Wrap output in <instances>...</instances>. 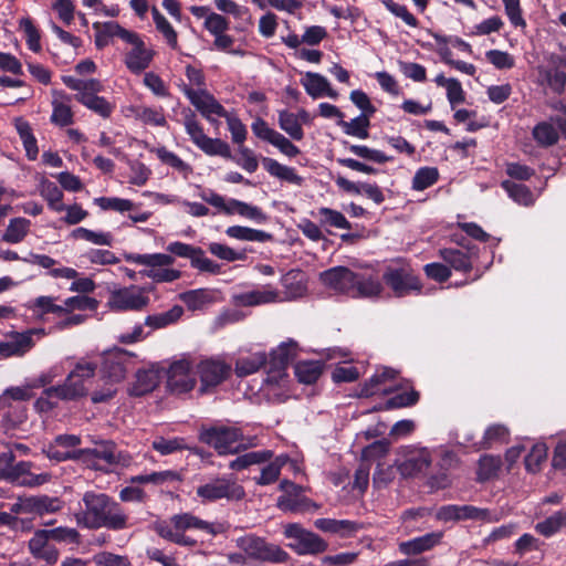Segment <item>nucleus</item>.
<instances>
[{
  "label": "nucleus",
  "instance_id": "f257e3e1",
  "mask_svg": "<svg viewBox=\"0 0 566 566\" xmlns=\"http://www.w3.org/2000/svg\"><path fill=\"white\" fill-rule=\"evenodd\" d=\"M84 510L76 514L78 525L90 528L122 531L129 527L128 515L106 493L87 491L82 497Z\"/></svg>",
  "mask_w": 566,
  "mask_h": 566
},
{
  "label": "nucleus",
  "instance_id": "f03ea898",
  "mask_svg": "<svg viewBox=\"0 0 566 566\" xmlns=\"http://www.w3.org/2000/svg\"><path fill=\"white\" fill-rule=\"evenodd\" d=\"M133 356L120 348H114L103 355L101 371L106 382L105 387L92 392L91 399L94 403L106 402L116 395L115 385L125 379Z\"/></svg>",
  "mask_w": 566,
  "mask_h": 566
},
{
  "label": "nucleus",
  "instance_id": "7ed1b4c3",
  "mask_svg": "<svg viewBox=\"0 0 566 566\" xmlns=\"http://www.w3.org/2000/svg\"><path fill=\"white\" fill-rule=\"evenodd\" d=\"M126 261L145 266L139 273L156 283L174 282L181 276L179 270L170 268L175 263V258L167 253H133L126 255Z\"/></svg>",
  "mask_w": 566,
  "mask_h": 566
},
{
  "label": "nucleus",
  "instance_id": "20e7f679",
  "mask_svg": "<svg viewBox=\"0 0 566 566\" xmlns=\"http://www.w3.org/2000/svg\"><path fill=\"white\" fill-rule=\"evenodd\" d=\"M98 364L88 357L80 358L60 385V394L66 401L77 400L87 396V384L95 377Z\"/></svg>",
  "mask_w": 566,
  "mask_h": 566
},
{
  "label": "nucleus",
  "instance_id": "39448f33",
  "mask_svg": "<svg viewBox=\"0 0 566 566\" xmlns=\"http://www.w3.org/2000/svg\"><path fill=\"white\" fill-rule=\"evenodd\" d=\"M234 543L251 560L279 564L286 563L290 558V555L282 547L254 534L240 536L234 539Z\"/></svg>",
  "mask_w": 566,
  "mask_h": 566
},
{
  "label": "nucleus",
  "instance_id": "423d86ee",
  "mask_svg": "<svg viewBox=\"0 0 566 566\" xmlns=\"http://www.w3.org/2000/svg\"><path fill=\"white\" fill-rule=\"evenodd\" d=\"M182 114L185 129L191 142L200 150L209 156L231 158V150L229 145L219 138L208 137L203 132L202 125L198 122L196 114L190 108L185 109Z\"/></svg>",
  "mask_w": 566,
  "mask_h": 566
},
{
  "label": "nucleus",
  "instance_id": "0eeeda50",
  "mask_svg": "<svg viewBox=\"0 0 566 566\" xmlns=\"http://www.w3.org/2000/svg\"><path fill=\"white\" fill-rule=\"evenodd\" d=\"M199 197L207 203L217 208L218 211L228 216L239 214L242 218L252 220L256 223H264L268 219L261 208L252 206L238 199H226L213 190H203Z\"/></svg>",
  "mask_w": 566,
  "mask_h": 566
},
{
  "label": "nucleus",
  "instance_id": "6e6552de",
  "mask_svg": "<svg viewBox=\"0 0 566 566\" xmlns=\"http://www.w3.org/2000/svg\"><path fill=\"white\" fill-rule=\"evenodd\" d=\"M80 452L81 458L98 470L106 471L109 467L127 468L133 462V457L128 452L118 450L112 441L102 442L94 449H81Z\"/></svg>",
  "mask_w": 566,
  "mask_h": 566
},
{
  "label": "nucleus",
  "instance_id": "1a4fd4ad",
  "mask_svg": "<svg viewBox=\"0 0 566 566\" xmlns=\"http://www.w3.org/2000/svg\"><path fill=\"white\" fill-rule=\"evenodd\" d=\"M202 442L213 447L219 454L237 453L247 448L243 443V434L235 427H212L201 432Z\"/></svg>",
  "mask_w": 566,
  "mask_h": 566
},
{
  "label": "nucleus",
  "instance_id": "9d476101",
  "mask_svg": "<svg viewBox=\"0 0 566 566\" xmlns=\"http://www.w3.org/2000/svg\"><path fill=\"white\" fill-rule=\"evenodd\" d=\"M283 533L286 538L292 539L289 547L297 555H316L324 553L328 547L319 535L305 530L297 523L286 524Z\"/></svg>",
  "mask_w": 566,
  "mask_h": 566
},
{
  "label": "nucleus",
  "instance_id": "9b49d317",
  "mask_svg": "<svg viewBox=\"0 0 566 566\" xmlns=\"http://www.w3.org/2000/svg\"><path fill=\"white\" fill-rule=\"evenodd\" d=\"M149 289L129 285L111 292L107 306L112 311H142L149 304Z\"/></svg>",
  "mask_w": 566,
  "mask_h": 566
},
{
  "label": "nucleus",
  "instance_id": "f8f14e48",
  "mask_svg": "<svg viewBox=\"0 0 566 566\" xmlns=\"http://www.w3.org/2000/svg\"><path fill=\"white\" fill-rule=\"evenodd\" d=\"M279 489L282 491V495L277 497L276 506L284 512L303 513L311 510H318L319 505L306 497L303 492L304 489L301 485L290 481L282 480Z\"/></svg>",
  "mask_w": 566,
  "mask_h": 566
},
{
  "label": "nucleus",
  "instance_id": "ddd939ff",
  "mask_svg": "<svg viewBox=\"0 0 566 566\" xmlns=\"http://www.w3.org/2000/svg\"><path fill=\"white\" fill-rule=\"evenodd\" d=\"M196 371L200 379L198 391L205 395L229 377L231 366L220 358L211 357L200 360L196 365Z\"/></svg>",
  "mask_w": 566,
  "mask_h": 566
},
{
  "label": "nucleus",
  "instance_id": "4468645a",
  "mask_svg": "<svg viewBox=\"0 0 566 566\" xmlns=\"http://www.w3.org/2000/svg\"><path fill=\"white\" fill-rule=\"evenodd\" d=\"M398 454L400 459L396 460V467L403 478H416L431 464V455L426 448L401 447Z\"/></svg>",
  "mask_w": 566,
  "mask_h": 566
},
{
  "label": "nucleus",
  "instance_id": "2eb2a0df",
  "mask_svg": "<svg viewBox=\"0 0 566 566\" xmlns=\"http://www.w3.org/2000/svg\"><path fill=\"white\" fill-rule=\"evenodd\" d=\"M382 280L397 297L421 290L419 277L407 265L388 266L382 274Z\"/></svg>",
  "mask_w": 566,
  "mask_h": 566
},
{
  "label": "nucleus",
  "instance_id": "dca6fc26",
  "mask_svg": "<svg viewBox=\"0 0 566 566\" xmlns=\"http://www.w3.org/2000/svg\"><path fill=\"white\" fill-rule=\"evenodd\" d=\"M296 352L297 344L293 339L283 342L271 352L268 363L269 369L264 379L266 385H276L286 376L285 369L296 356Z\"/></svg>",
  "mask_w": 566,
  "mask_h": 566
},
{
  "label": "nucleus",
  "instance_id": "f3484780",
  "mask_svg": "<svg viewBox=\"0 0 566 566\" xmlns=\"http://www.w3.org/2000/svg\"><path fill=\"white\" fill-rule=\"evenodd\" d=\"M197 379L192 364L187 358L171 363L167 371V388L174 395L187 394L195 389Z\"/></svg>",
  "mask_w": 566,
  "mask_h": 566
},
{
  "label": "nucleus",
  "instance_id": "a211bd4d",
  "mask_svg": "<svg viewBox=\"0 0 566 566\" xmlns=\"http://www.w3.org/2000/svg\"><path fill=\"white\" fill-rule=\"evenodd\" d=\"M197 495L207 502H214L220 499L240 500L244 496L242 486L226 478H217L197 488Z\"/></svg>",
  "mask_w": 566,
  "mask_h": 566
},
{
  "label": "nucleus",
  "instance_id": "6ab92c4d",
  "mask_svg": "<svg viewBox=\"0 0 566 566\" xmlns=\"http://www.w3.org/2000/svg\"><path fill=\"white\" fill-rule=\"evenodd\" d=\"M253 134L276 147L283 155L294 158L301 150L287 137L280 132L271 128L265 120L258 118L251 126Z\"/></svg>",
  "mask_w": 566,
  "mask_h": 566
},
{
  "label": "nucleus",
  "instance_id": "aec40b11",
  "mask_svg": "<svg viewBox=\"0 0 566 566\" xmlns=\"http://www.w3.org/2000/svg\"><path fill=\"white\" fill-rule=\"evenodd\" d=\"M184 94L189 98L190 103L201 113L207 119H211V115L219 117H227V109L205 88L193 90L185 85L182 87Z\"/></svg>",
  "mask_w": 566,
  "mask_h": 566
},
{
  "label": "nucleus",
  "instance_id": "412c9836",
  "mask_svg": "<svg viewBox=\"0 0 566 566\" xmlns=\"http://www.w3.org/2000/svg\"><path fill=\"white\" fill-rule=\"evenodd\" d=\"M355 272L346 266H334L319 274V280L329 290L350 295Z\"/></svg>",
  "mask_w": 566,
  "mask_h": 566
},
{
  "label": "nucleus",
  "instance_id": "4be33fe9",
  "mask_svg": "<svg viewBox=\"0 0 566 566\" xmlns=\"http://www.w3.org/2000/svg\"><path fill=\"white\" fill-rule=\"evenodd\" d=\"M72 97L63 91L52 90V114L50 120L59 127H66L74 123V113L71 107Z\"/></svg>",
  "mask_w": 566,
  "mask_h": 566
},
{
  "label": "nucleus",
  "instance_id": "5701e85b",
  "mask_svg": "<svg viewBox=\"0 0 566 566\" xmlns=\"http://www.w3.org/2000/svg\"><path fill=\"white\" fill-rule=\"evenodd\" d=\"M232 301L239 306H258L269 303L282 302L283 297L271 285H264L261 290H253L232 295Z\"/></svg>",
  "mask_w": 566,
  "mask_h": 566
},
{
  "label": "nucleus",
  "instance_id": "b1692460",
  "mask_svg": "<svg viewBox=\"0 0 566 566\" xmlns=\"http://www.w3.org/2000/svg\"><path fill=\"white\" fill-rule=\"evenodd\" d=\"M103 90L104 86L102 82L97 80V85H94L92 91H87L82 95H75V99L101 117L108 118L112 115L115 105L108 102L105 97L98 96Z\"/></svg>",
  "mask_w": 566,
  "mask_h": 566
},
{
  "label": "nucleus",
  "instance_id": "393cba45",
  "mask_svg": "<svg viewBox=\"0 0 566 566\" xmlns=\"http://www.w3.org/2000/svg\"><path fill=\"white\" fill-rule=\"evenodd\" d=\"M170 522L177 532L184 533L188 530H199L212 536L221 534L224 528L220 523H209L190 513L176 514L170 517Z\"/></svg>",
  "mask_w": 566,
  "mask_h": 566
},
{
  "label": "nucleus",
  "instance_id": "a878e982",
  "mask_svg": "<svg viewBox=\"0 0 566 566\" xmlns=\"http://www.w3.org/2000/svg\"><path fill=\"white\" fill-rule=\"evenodd\" d=\"M353 285L350 292L353 297H374L378 296L382 291L378 275L370 271L355 272Z\"/></svg>",
  "mask_w": 566,
  "mask_h": 566
},
{
  "label": "nucleus",
  "instance_id": "bb28decb",
  "mask_svg": "<svg viewBox=\"0 0 566 566\" xmlns=\"http://www.w3.org/2000/svg\"><path fill=\"white\" fill-rule=\"evenodd\" d=\"M443 538V532L436 531L422 536L401 542L398 545L399 552L403 555H419L438 546Z\"/></svg>",
  "mask_w": 566,
  "mask_h": 566
},
{
  "label": "nucleus",
  "instance_id": "cd10ccee",
  "mask_svg": "<svg viewBox=\"0 0 566 566\" xmlns=\"http://www.w3.org/2000/svg\"><path fill=\"white\" fill-rule=\"evenodd\" d=\"M301 83L306 93L313 98L327 96L336 99L338 97V93L332 88L328 80L319 73L307 72Z\"/></svg>",
  "mask_w": 566,
  "mask_h": 566
},
{
  "label": "nucleus",
  "instance_id": "c85d7f7f",
  "mask_svg": "<svg viewBox=\"0 0 566 566\" xmlns=\"http://www.w3.org/2000/svg\"><path fill=\"white\" fill-rule=\"evenodd\" d=\"M314 526L324 533L340 537H349L360 528V525L354 521L335 518H317Z\"/></svg>",
  "mask_w": 566,
  "mask_h": 566
},
{
  "label": "nucleus",
  "instance_id": "c756f323",
  "mask_svg": "<svg viewBox=\"0 0 566 566\" xmlns=\"http://www.w3.org/2000/svg\"><path fill=\"white\" fill-rule=\"evenodd\" d=\"M262 166L272 177H275L281 181H286L295 186L303 185V177H301L293 167L285 166L276 159L263 157Z\"/></svg>",
  "mask_w": 566,
  "mask_h": 566
},
{
  "label": "nucleus",
  "instance_id": "7c9ffc66",
  "mask_svg": "<svg viewBox=\"0 0 566 566\" xmlns=\"http://www.w3.org/2000/svg\"><path fill=\"white\" fill-rule=\"evenodd\" d=\"M153 60V52L143 42L133 46L125 55V65L133 73H140L146 70Z\"/></svg>",
  "mask_w": 566,
  "mask_h": 566
},
{
  "label": "nucleus",
  "instance_id": "2f4dec72",
  "mask_svg": "<svg viewBox=\"0 0 566 566\" xmlns=\"http://www.w3.org/2000/svg\"><path fill=\"white\" fill-rule=\"evenodd\" d=\"M266 364L268 355L264 352L251 353L247 356H241L235 360L234 374L237 377L243 378L256 373Z\"/></svg>",
  "mask_w": 566,
  "mask_h": 566
},
{
  "label": "nucleus",
  "instance_id": "473e14b6",
  "mask_svg": "<svg viewBox=\"0 0 566 566\" xmlns=\"http://www.w3.org/2000/svg\"><path fill=\"white\" fill-rule=\"evenodd\" d=\"M33 346L31 333L14 334L9 340L0 343V354L4 357L24 355Z\"/></svg>",
  "mask_w": 566,
  "mask_h": 566
},
{
  "label": "nucleus",
  "instance_id": "72a5a7b5",
  "mask_svg": "<svg viewBox=\"0 0 566 566\" xmlns=\"http://www.w3.org/2000/svg\"><path fill=\"white\" fill-rule=\"evenodd\" d=\"M287 454H280L261 469L259 476L253 480L258 485H270L279 480L282 468L289 462Z\"/></svg>",
  "mask_w": 566,
  "mask_h": 566
},
{
  "label": "nucleus",
  "instance_id": "f704fd0d",
  "mask_svg": "<svg viewBox=\"0 0 566 566\" xmlns=\"http://www.w3.org/2000/svg\"><path fill=\"white\" fill-rule=\"evenodd\" d=\"M31 500V514L43 516L45 514H53L63 509L64 502L57 496L30 495Z\"/></svg>",
  "mask_w": 566,
  "mask_h": 566
},
{
  "label": "nucleus",
  "instance_id": "c9c22d12",
  "mask_svg": "<svg viewBox=\"0 0 566 566\" xmlns=\"http://www.w3.org/2000/svg\"><path fill=\"white\" fill-rule=\"evenodd\" d=\"M532 136L536 144L541 147L547 148L558 142V129L555 126V120L539 122L532 130Z\"/></svg>",
  "mask_w": 566,
  "mask_h": 566
},
{
  "label": "nucleus",
  "instance_id": "e433bc0d",
  "mask_svg": "<svg viewBox=\"0 0 566 566\" xmlns=\"http://www.w3.org/2000/svg\"><path fill=\"white\" fill-rule=\"evenodd\" d=\"M8 406L0 408V411H2V427L6 430L15 429L20 424H22L27 418V408L13 401L8 400Z\"/></svg>",
  "mask_w": 566,
  "mask_h": 566
},
{
  "label": "nucleus",
  "instance_id": "4c0bfd02",
  "mask_svg": "<svg viewBox=\"0 0 566 566\" xmlns=\"http://www.w3.org/2000/svg\"><path fill=\"white\" fill-rule=\"evenodd\" d=\"M294 373L300 382L311 385L316 382L323 373V364L319 360L298 361L294 367Z\"/></svg>",
  "mask_w": 566,
  "mask_h": 566
},
{
  "label": "nucleus",
  "instance_id": "58836bf2",
  "mask_svg": "<svg viewBox=\"0 0 566 566\" xmlns=\"http://www.w3.org/2000/svg\"><path fill=\"white\" fill-rule=\"evenodd\" d=\"M501 186L507 192L509 197L518 205L528 207L533 206L536 200L531 189L523 184L504 180Z\"/></svg>",
  "mask_w": 566,
  "mask_h": 566
},
{
  "label": "nucleus",
  "instance_id": "ea45409f",
  "mask_svg": "<svg viewBox=\"0 0 566 566\" xmlns=\"http://www.w3.org/2000/svg\"><path fill=\"white\" fill-rule=\"evenodd\" d=\"M279 127L285 132L291 139L302 140L304 138L303 127L300 125V120L295 113L283 109L277 114Z\"/></svg>",
  "mask_w": 566,
  "mask_h": 566
},
{
  "label": "nucleus",
  "instance_id": "a19ab883",
  "mask_svg": "<svg viewBox=\"0 0 566 566\" xmlns=\"http://www.w3.org/2000/svg\"><path fill=\"white\" fill-rule=\"evenodd\" d=\"M157 384L158 376L156 371L150 369L138 370L136 373V380L129 389V394L137 397L144 396L155 389Z\"/></svg>",
  "mask_w": 566,
  "mask_h": 566
},
{
  "label": "nucleus",
  "instance_id": "79ce46f5",
  "mask_svg": "<svg viewBox=\"0 0 566 566\" xmlns=\"http://www.w3.org/2000/svg\"><path fill=\"white\" fill-rule=\"evenodd\" d=\"M226 233L228 237L241 241L266 242L272 239V234L263 230H256L242 226H231L227 228Z\"/></svg>",
  "mask_w": 566,
  "mask_h": 566
},
{
  "label": "nucleus",
  "instance_id": "37998d69",
  "mask_svg": "<svg viewBox=\"0 0 566 566\" xmlns=\"http://www.w3.org/2000/svg\"><path fill=\"white\" fill-rule=\"evenodd\" d=\"M440 256L455 271L469 272L472 270L471 256L458 249H442Z\"/></svg>",
  "mask_w": 566,
  "mask_h": 566
},
{
  "label": "nucleus",
  "instance_id": "c03bdc74",
  "mask_svg": "<svg viewBox=\"0 0 566 566\" xmlns=\"http://www.w3.org/2000/svg\"><path fill=\"white\" fill-rule=\"evenodd\" d=\"M184 314V308L180 305H174L167 312L148 315L145 318V325L153 329L164 328L170 324L176 323Z\"/></svg>",
  "mask_w": 566,
  "mask_h": 566
},
{
  "label": "nucleus",
  "instance_id": "a18cd8bd",
  "mask_svg": "<svg viewBox=\"0 0 566 566\" xmlns=\"http://www.w3.org/2000/svg\"><path fill=\"white\" fill-rule=\"evenodd\" d=\"M40 195L46 200L50 209L56 212L64 211L63 192L54 182L43 179L40 184Z\"/></svg>",
  "mask_w": 566,
  "mask_h": 566
},
{
  "label": "nucleus",
  "instance_id": "49530a36",
  "mask_svg": "<svg viewBox=\"0 0 566 566\" xmlns=\"http://www.w3.org/2000/svg\"><path fill=\"white\" fill-rule=\"evenodd\" d=\"M316 216L318 217L319 223L322 226L346 230L352 229L350 222L342 212L337 210L327 207H321L317 209Z\"/></svg>",
  "mask_w": 566,
  "mask_h": 566
},
{
  "label": "nucleus",
  "instance_id": "de8ad7c7",
  "mask_svg": "<svg viewBox=\"0 0 566 566\" xmlns=\"http://www.w3.org/2000/svg\"><path fill=\"white\" fill-rule=\"evenodd\" d=\"M29 226L30 221L24 218L11 219L2 234V240L11 244L21 242L29 232Z\"/></svg>",
  "mask_w": 566,
  "mask_h": 566
},
{
  "label": "nucleus",
  "instance_id": "09e8293b",
  "mask_svg": "<svg viewBox=\"0 0 566 566\" xmlns=\"http://www.w3.org/2000/svg\"><path fill=\"white\" fill-rule=\"evenodd\" d=\"M71 237L75 240H85L95 245L111 247L113 244V235L109 232L93 231L83 227L76 228L71 232Z\"/></svg>",
  "mask_w": 566,
  "mask_h": 566
},
{
  "label": "nucleus",
  "instance_id": "8fccbe9b",
  "mask_svg": "<svg viewBox=\"0 0 566 566\" xmlns=\"http://www.w3.org/2000/svg\"><path fill=\"white\" fill-rule=\"evenodd\" d=\"M510 430L506 426L494 423L486 428L483 439L479 442L480 449H489L495 443L507 442Z\"/></svg>",
  "mask_w": 566,
  "mask_h": 566
},
{
  "label": "nucleus",
  "instance_id": "3c124183",
  "mask_svg": "<svg viewBox=\"0 0 566 566\" xmlns=\"http://www.w3.org/2000/svg\"><path fill=\"white\" fill-rule=\"evenodd\" d=\"M368 116L359 115L356 118H353L349 122L343 120V118L338 122V125L343 128V132L346 135L355 136L360 139H366L369 136L368 127L370 125Z\"/></svg>",
  "mask_w": 566,
  "mask_h": 566
},
{
  "label": "nucleus",
  "instance_id": "603ef678",
  "mask_svg": "<svg viewBox=\"0 0 566 566\" xmlns=\"http://www.w3.org/2000/svg\"><path fill=\"white\" fill-rule=\"evenodd\" d=\"M566 511L560 510L535 525L537 533L545 537H551L565 526Z\"/></svg>",
  "mask_w": 566,
  "mask_h": 566
},
{
  "label": "nucleus",
  "instance_id": "864d4df0",
  "mask_svg": "<svg viewBox=\"0 0 566 566\" xmlns=\"http://www.w3.org/2000/svg\"><path fill=\"white\" fill-rule=\"evenodd\" d=\"M153 19L156 25V29L164 35L168 45L171 49H177L178 46V36L177 32L169 23V21L159 12L156 7L151 8Z\"/></svg>",
  "mask_w": 566,
  "mask_h": 566
},
{
  "label": "nucleus",
  "instance_id": "5fc2aeb1",
  "mask_svg": "<svg viewBox=\"0 0 566 566\" xmlns=\"http://www.w3.org/2000/svg\"><path fill=\"white\" fill-rule=\"evenodd\" d=\"M180 300L189 310L196 311L211 303L213 297L207 290L198 289L181 293Z\"/></svg>",
  "mask_w": 566,
  "mask_h": 566
},
{
  "label": "nucleus",
  "instance_id": "6e6d98bb",
  "mask_svg": "<svg viewBox=\"0 0 566 566\" xmlns=\"http://www.w3.org/2000/svg\"><path fill=\"white\" fill-rule=\"evenodd\" d=\"M32 468V463L29 461H20L15 464L3 465L0 468V480H6L11 483L19 484Z\"/></svg>",
  "mask_w": 566,
  "mask_h": 566
},
{
  "label": "nucleus",
  "instance_id": "4d7b16f0",
  "mask_svg": "<svg viewBox=\"0 0 566 566\" xmlns=\"http://www.w3.org/2000/svg\"><path fill=\"white\" fill-rule=\"evenodd\" d=\"M542 82L546 83L555 93L560 94L565 90L566 73L557 67L539 69Z\"/></svg>",
  "mask_w": 566,
  "mask_h": 566
},
{
  "label": "nucleus",
  "instance_id": "13d9d810",
  "mask_svg": "<svg viewBox=\"0 0 566 566\" xmlns=\"http://www.w3.org/2000/svg\"><path fill=\"white\" fill-rule=\"evenodd\" d=\"M151 447L161 455H168L177 451L188 449L184 438L166 439L164 437H156L151 443Z\"/></svg>",
  "mask_w": 566,
  "mask_h": 566
},
{
  "label": "nucleus",
  "instance_id": "bf43d9fd",
  "mask_svg": "<svg viewBox=\"0 0 566 566\" xmlns=\"http://www.w3.org/2000/svg\"><path fill=\"white\" fill-rule=\"evenodd\" d=\"M439 179V171L436 167H422L419 168L412 179V189L422 191Z\"/></svg>",
  "mask_w": 566,
  "mask_h": 566
},
{
  "label": "nucleus",
  "instance_id": "052dcab7",
  "mask_svg": "<svg viewBox=\"0 0 566 566\" xmlns=\"http://www.w3.org/2000/svg\"><path fill=\"white\" fill-rule=\"evenodd\" d=\"M53 398L64 400L60 394V385L49 387L42 391L41 396L34 402L35 410L39 412H49L54 409L56 401H54Z\"/></svg>",
  "mask_w": 566,
  "mask_h": 566
},
{
  "label": "nucleus",
  "instance_id": "680f3d73",
  "mask_svg": "<svg viewBox=\"0 0 566 566\" xmlns=\"http://www.w3.org/2000/svg\"><path fill=\"white\" fill-rule=\"evenodd\" d=\"M500 457L483 455L479 460L478 479L479 481H486L495 476L501 468Z\"/></svg>",
  "mask_w": 566,
  "mask_h": 566
},
{
  "label": "nucleus",
  "instance_id": "e2e57ef3",
  "mask_svg": "<svg viewBox=\"0 0 566 566\" xmlns=\"http://www.w3.org/2000/svg\"><path fill=\"white\" fill-rule=\"evenodd\" d=\"M94 202L102 210H114L117 212L130 211L135 207L133 201L117 197H99L95 198Z\"/></svg>",
  "mask_w": 566,
  "mask_h": 566
},
{
  "label": "nucleus",
  "instance_id": "0e129e2a",
  "mask_svg": "<svg viewBox=\"0 0 566 566\" xmlns=\"http://www.w3.org/2000/svg\"><path fill=\"white\" fill-rule=\"evenodd\" d=\"M390 443L386 439L377 440L361 451V463L382 459L389 451Z\"/></svg>",
  "mask_w": 566,
  "mask_h": 566
},
{
  "label": "nucleus",
  "instance_id": "69168bd1",
  "mask_svg": "<svg viewBox=\"0 0 566 566\" xmlns=\"http://www.w3.org/2000/svg\"><path fill=\"white\" fill-rule=\"evenodd\" d=\"M157 157L166 165L172 167L174 169L188 175L191 172V167L185 163L179 156L175 153L166 149L165 147H160L156 150Z\"/></svg>",
  "mask_w": 566,
  "mask_h": 566
},
{
  "label": "nucleus",
  "instance_id": "338daca9",
  "mask_svg": "<svg viewBox=\"0 0 566 566\" xmlns=\"http://www.w3.org/2000/svg\"><path fill=\"white\" fill-rule=\"evenodd\" d=\"M208 249L211 254L228 262L242 261L245 259L244 252L235 251L232 248L222 243L211 242L208 245Z\"/></svg>",
  "mask_w": 566,
  "mask_h": 566
},
{
  "label": "nucleus",
  "instance_id": "774afa93",
  "mask_svg": "<svg viewBox=\"0 0 566 566\" xmlns=\"http://www.w3.org/2000/svg\"><path fill=\"white\" fill-rule=\"evenodd\" d=\"M93 560L96 566H132L126 556L116 555L109 552L95 554Z\"/></svg>",
  "mask_w": 566,
  "mask_h": 566
}]
</instances>
